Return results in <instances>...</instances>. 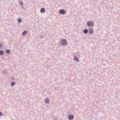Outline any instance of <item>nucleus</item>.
Returning a JSON list of instances; mask_svg holds the SVG:
<instances>
[{"mask_svg": "<svg viewBox=\"0 0 120 120\" xmlns=\"http://www.w3.org/2000/svg\"><path fill=\"white\" fill-rule=\"evenodd\" d=\"M59 12L60 14H64L66 13V11L64 10H60L59 11Z\"/></svg>", "mask_w": 120, "mask_h": 120, "instance_id": "f257e3e1", "label": "nucleus"}, {"mask_svg": "<svg viewBox=\"0 0 120 120\" xmlns=\"http://www.w3.org/2000/svg\"><path fill=\"white\" fill-rule=\"evenodd\" d=\"M61 44L62 45H64L67 44L66 41L65 40L63 39L62 40L61 42Z\"/></svg>", "mask_w": 120, "mask_h": 120, "instance_id": "f03ea898", "label": "nucleus"}, {"mask_svg": "<svg viewBox=\"0 0 120 120\" xmlns=\"http://www.w3.org/2000/svg\"><path fill=\"white\" fill-rule=\"evenodd\" d=\"M87 25L89 26H92L93 25V23L92 22H87Z\"/></svg>", "mask_w": 120, "mask_h": 120, "instance_id": "7ed1b4c3", "label": "nucleus"}, {"mask_svg": "<svg viewBox=\"0 0 120 120\" xmlns=\"http://www.w3.org/2000/svg\"><path fill=\"white\" fill-rule=\"evenodd\" d=\"M93 33V29L91 28L89 30V33L90 34H92Z\"/></svg>", "mask_w": 120, "mask_h": 120, "instance_id": "20e7f679", "label": "nucleus"}, {"mask_svg": "<svg viewBox=\"0 0 120 120\" xmlns=\"http://www.w3.org/2000/svg\"><path fill=\"white\" fill-rule=\"evenodd\" d=\"M68 117L69 120H72L74 116L73 115H69Z\"/></svg>", "mask_w": 120, "mask_h": 120, "instance_id": "39448f33", "label": "nucleus"}, {"mask_svg": "<svg viewBox=\"0 0 120 120\" xmlns=\"http://www.w3.org/2000/svg\"><path fill=\"white\" fill-rule=\"evenodd\" d=\"M41 12L42 13H44L45 11V10L44 8H42L40 10Z\"/></svg>", "mask_w": 120, "mask_h": 120, "instance_id": "423d86ee", "label": "nucleus"}, {"mask_svg": "<svg viewBox=\"0 0 120 120\" xmlns=\"http://www.w3.org/2000/svg\"><path fill=\"white\" fill-rule=\"evenodd\" d=\"M74 60H75L77 62L79 61V60L78 58L76 56L74 57Z\"/></svg>", "mask_w": 120, "mask_h": 120, "instance_id": "0eeeda50", "label": "nucleus"}, {"mask_svg": "<svg viewBox=\"0 0 120 120\" xmlns=\"http://www.w3.org/2000/svg\"><path fill=\"white\" fill-rule=\"evenodd\" d=\"M27 31H24L22 33V34L23 35H24L26 34L27 33Z\"/></svg>", "mask_w": 120, "mask_h": 120, "instance_id": "6e6552de", "label": "nucleus"}, {"mask_svg": "<svg viewBox=\"0 0 120 120\" xmlns=\"http://www.w3.org/2000/svg\"><path fill=\"white\" fill-rule=\"evenodd\" d=\"M49 102V100L48 99H46V100L45 101V102L46 103H48Z\"/></svg>", "mask_w": 120, "mask_h": 120, "instance_id": "1a4fd4ad", "label": "nucleus"}, {"mask_svg": "<svg viewBox=\"0 0 120 120\" xmlns=\"http://www.w3.org/2000/svg\"><path fill=\"white\" fill-rule=\"evenodd\" d=\"M88 31L87 30L85 29L84 31V32L85 33H87L88 32Z\"/></svg>", "mask_w": 120, "mask_h": 120, "instance_id": "9d476101", "label": "nucleus"}, {"mask_svg": "<svg viewBox=\"0 0 120 120\" xmlns=\"http://www.w3.org/2000/svg\"><path fill=\"white\" fill-rule=\"evenodd\" d=\"M6 52L7 53H9L10 52V51L9 50H7L6 51Z\"/></svg>", "mask_w": 120, "mask_h": 120, "instance_id": "9b49d317", "label": "nucleus"}, {"mask_svg": "<svg viewBox=\"0 0 120 120\" xmlns=\"http://www.w3.org/2000/svg\"><path fill=\"white\" fill-rule=\"evenodd\" d=\"M18 21L19 22H20L22 21V20L20 19H18Z\"/></svg>", "mask_w": 120, "mask_h": 120, "instance_id": "f8f14e48", "label": "nucleus"}, {"mask_svg": "<svg viewBox=\"0 0 120 120\" xmlns=\"http://www.w3.org/2000/svg\"><path fill=\"white\" fill-rule=\"evenodd\" d=\"M4 53V52L2 51H0V54L1 55H2Z\"/></svg>", "mask_w": 120, "mask_h": 120, "instance_id": "ddd939ff", "label": "nucleus"}, {"mask_svg": "<svg viewBox=\"0 0 120 120\" xmlns=\"http://www.w3.org/2000/svg\"><path fill=\"white\" fill-rule=\"evenodd\" d=\"M15 84V83L14 82H12L11 83V86H13Z\"/></svg>", "mask_w": 120, "mask_h": 120, "instance_id": "4468645a", "label": "nucleus"}, {"mask_svg": "<svg viewBox=\"0 0 120 120\" xmlns=\"http://www.w3.org/2000/svg\"><path fill=\"white\" fill-rule=\"evenodd\" d=\"M20 4L21 5H22V2L20 1Z\"/></svg>", "mask_w": 120, "mask_h": 120, "instance_id": "2eb2a0df", "label": "nucleus"}, {"mask_svg": "<svg viewBox=\"0 0 120 120\" xmlns=\"http://www.w3.org/2000/svg\"><path fill=\"white\" fill-rule=\"evenodd\" d=\"M1 114H2L1 112H0V115H2Z\"/></svg>", "mask_w": 120, "mask_h": 120, "instance_id": "dca6fc26", "label": "nucleus"}]
</instances>
